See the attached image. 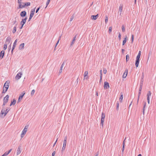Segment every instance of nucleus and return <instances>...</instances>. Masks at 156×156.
<instances>
[{"label": "nucleus", "instance_id": "obj_1", "mask_svg": "<svg viewBox=\"0 0 156 156\" xmlns=\"http://www.w3.org/2000/svg\"><path fill=\"white\" fill-rule=\"evenodd\" d=\"M105 114L104 113L102 112L101 114V125L102 127H103L104 124V122L105 120Z\"/></svg>", "mask_w": 156, "mask_h": 156}, {"label": "nucleus", "instance_id": "obj_2", "mask_svg": "<svg viewBox=\"0 0 156 156\" xmlns=\"http://www.w3.org/2000/svg\"><path fill=\"white\" fill-rule=\"evenodd\" d=\"M9 95L7 94L5 97L3 99V103L2 105V106H4L5 104L8 102L9 100Z\"/></svg>", "mask_w": 156, "mask_h": 156}, {"label": "nucleus", "instance_id": "obj_3", "mask_svg": "<svg viewBox=\"0 0 156 156\" xmlns=\"http://www.w3.org/2000/svg\"><path fill=\"white\" fill-rule=\"evenodd\" d=\"M23 3L24 4L23 5H20V8H23L26 6H30V3L29 2H26L25 3Z\"/></svg>", "mask_w": 156, "mask_h": 156}, {"label": "nucleus", "instance_id": "obj_4", "mask_svg": "<svg viewBox=\"0 0 156 156\" xmlns=\"http://www.w3.org/2000/svg\"><path fill=\"white\" fill-rule=\"evenodd\" d=\"M27 19V17H26L25 19H23L20 22V24L21 25V26L20 28V29L22 28L23 26L24 25Z\"/></svg>", "mask_w": 156, "mask_h": 156}, {"label": "nucleus", "instance_id": "obj_5", "mask_svg": "<svg viewBox=\"0 0 156 156\" xmlns=\"http://www.w3.org/2000/svg\"><path fill=\"white\" fill-rule=\"evenodd\" d=\"M25 93L24 92H23L20 95V96L19 97L18 100L17 101V103L20 102L21 100L23 98L24 95Z\"/></svg>", "mask_w": 156, "mask_h": 156}, {"label": "nucleus", "instance_id": "obj_6", "mask_svg": "<svg viewBox=\"0 0 156 156\" xmlns=\"http://www.w3.org/2000/svg\"><path fill=\"white\" fill-rule=\"evenodd\" d=\"M104 87L105 89H107L109 88V83L105 81L104 82Z\"/></svg>", "mask_w": 156, "mask_h": 156}, {"label": "nucleus", "instance_id": "obj_7", "mask_svg": "<svg viewBox=\"0 0 156 156\" xmlns=\"http://www.w3.org/2000/svg\"><path fill=\"white\" fill-rule=\"evenodd\" d=\"M22 75V73L21 72L17 74L15 76V78L16 79L18 80L19 79L21 76Z\"/></svg>", "mask_w": 156, "mask_h": 156}, {"label": "nucleus", "instance_id": "obj_8", "mask_svg": "<svg viewBox=\"0 0 156 156\" xmlns=\"http://www.w3.org/2000/svg\"><path fill=\"white\" fill-rule=\"evenodd\" d=\"M35 9L36 7H35L34 9H32L31 10L30 15V17L32 18L33 16L34 13Z\"/></svg>", "mask_w": 156, "mask_h": 156}, {"label": "nucleus", "instance_id": "obj_9", "mask_svg": "<svg viewBox=\"0 0 156 156\" xmlns=\"http://www.w3.org/2000/svg\"><path fill=\"white\" fill-rule=\"evenodd\" d=\"M151 96V93L150 91H148L147 93V100L148 103L149 104L150 103V98L149 97Z\"/></svg>", "mask_w": 156, "mask_h": 156}, {"label": "nucleus", "instance_id": "obj_10", "mask_svg": "<svg viewBox=\"0 0 156 156\" xmlns=\"http://www.w3.org/2000/svg\"><path fill=\"white\" fill-rule=\"evenodd\" d=\"M29 126L28 125H26L24 129L23 130L22 133L23 134H25Z\"/></svg>", "mask_w": 156, "mask_h": 156}, {"label": "nucleus", "instance_id": "obj_11", "mask_svg": "<svg viewBox=\"0 0 156 156\" xmlns=\"http://www.w3.org/2000/svg\"><path fill=\"white\" fill-rule=\"evenodd\" d=\"M21 145H20L18 147V148L17 150V153H16V154L17 155H18L19 154H20L21 152Z\"/></svg>", "mask_w": 156, "mask_h": 156}, {"label": "nucleus", "instance_id": "obj_12", "mask_svg": "<svg viewBox=\"0 0 156 156\" xmlns=\"http://www.w3.org/2000/svg\"><path fill=\"white\" fill-rule=\"evenodd\" d=\"M17 39H16V40H15V41L13 43V46L12 48V50H11V52H12V53L13 50H14V49L15 48V47L16 46V43H17Z\"/></svg>", "mask_w": 156, "mask_h": 156}, {"label": "nucleus", "instance_id": "obj_13", "mask_svg": "<svg viewBox=\"0 0 156 156\" xmlns=\"http://www.w3.org/2000/svg\"><path fill=\"white\" fill-rule=\"evenodd\" d=\"M76 36H77V35L76 34L75 36L73 37V40L72 41V42L70 44V46H72L73 44L74 43L75 41L76 40Z\"/></svg>", "mask_w": 156, "mask_h": 156}, {"label": "nucleus", "instance_id": "obj_14", "mask_svg": "<svg viewBox=\"0 0 156 156\" xmlns=\"http://www.w3.org/2000/svg\"><path fill=\"white\" fill-rule=\"evenodd\" d=\"M128 71L127 69H125V72L122 75V77L123 78H126L128 73Z\"/></svg>", "mask_w": 156, "mask_h": 156}, {"label": "nucleus", "instance_id": "obj_15", "mask_svg": "<svg viewBox=\"0 0 156 156\" xmlns=\"http://www.w3.org/2000/svg\"><path fill=\"white\" fill-rule=\"evenodd\" d=\"M98 16V14L96 15H92L91 16V19L92 20H95L97 19Z\"/></svg>", "mask_w": 156, "mask_h": 156}, {"label": "nucleus", "instance_id": "obj_16", "mask_svg": "<svg viewBox=\"0 0 156 156\" xmlns=\"http://www.w3.org/2000/svg\"><path fill=\"white\" fill-rule=\"evenodd\" d=\"M26 14H27L26 12L25 11H22L21 12V13H20V15L21 17H23L25 16H26Z\"/></svg>", "mask_w": 156, "mask_h": 156}, {"label": "nucleus", "instance_id": "obj_17", "mask_svg": "<svg viewBox=\"0 0 156 156\" xmlns=\"http://www.w3.org/2000/svg\"><path fill=\"white\" fill-rule=\"evenodd\" d=\"M11 40V38L10 37H8L5 40V43L7 44H9Z\"/></svg>", "mask_w": 156, "mask_h": 156}, {"label": "nucleus", "instance_id": "obj_18", "mask_svg": "<svg viewBox=\"0 0 156 156\" xmlns=\"http://www.w3.org/2000/svg\"><path fill=\"white\" fill-rule=\"evenodd\" d=\"M5 52L4 51H2L0 53V58L2 59L4 55Z\"/></svg>", "mask_w": 156, "mask_h": 156}, {"label": "nucleus", "instance_id": "obj_19", "mask_svg": "<svg viewBox=\"0 0 156 156\" xmlns=\"http://www.w3.org/2000/svg\"><path fill=\"white\" fill-rule=\"evenodd\" d=\"M66 142H63V145L62 149V151H63L65 149L66 147Z\"/></svg>", "mask_w": 156, "mask_h": 156}, {"label": "nucleus", "instance_id": "obj_20", "mask_svg": "<svg viewBox=\"0 0 156 156\" xmlns=\"http://www.w3.org/2000/svg\"><path fill=\"white\" fill-rule=\"evenodd\" d=\"M123 6L122 5H120L119 10L120 12V15H121V12H122Z\"/></svg>", "mask_w": 156, "mask_h": 156}, {"label": "nucleus", "instance_id": "obj_21", "mask_svg": "<svg viewBox=\"0 0 156 156\" xmlns=\"http://www.w3.org/2000/svg\"><path fill=\"white\" fill-rule=\"evenodd\" d=\"M9 110L10 109L9 108H7L5 110V111L4 112V115L3 116V118H4L6 115L7 113L9 111Z\"/></svg>", "mask_w": 156, "mask_h": 156}, {"label": "nucleus", "instance_id": "obj_22", "mask_svg": "<svg viewBox=\"0 0 156 156\" xmlns=\"http://www.w3.org/2000/svg\"><path fill=\"white\" fill-rule=\"evenodd\" d=\"M3 107L2 108V111H1V115H1V116H2L3 115H4V112L5 111V110H6L5 109V108L3 106Z\"/></svg>", "mask_w": 156, "mask_h": 156}, {"label": "nucleus", "instance_id": "obj_23", "mask_svg": "<svg viewBox=\"0 0 156 156\" xmlns=\"http://www.w3.org/2000/svg\"><path fill=\"white\" fill-rule=\"evenodd\" d=\"M24 46V43L21 44L19 47V49L20 50L23 49Z\"/></svg>", "mask_w": 156, "mask_h": 156}, {"label": "nucleus", "instance_id": "obj_24", "mask_svg": "<svg viewBox=\"0 0 156 156\" xmlns=\"http://www.w3.org/2000/svg\"><path fill=\"white\" fill-rule=\"evenodd\" d=\"M9 82H8V81H6L4 84L3 87H9Z\"/></svg>", "mask_w": 156, "mask_h": 156}, {"label": "nucleus", "instance_id": "obj_25", "mask_svg": "<svg viewBox=\"0 0 156 156\" xmlns=\"http://www.w3.org/2000/svg\"><path fill=\"white\" fill-rule=\"evenodd\" d=\"M16 100L15 99H14L13 101L11 102L10 106H11L12 105H14L16 104Z\"/></svg>", "mask_w": 156, "mask_h": 156}, {"label": "nucleus", "instance_id": "obj_26", "mask_svg": "<svg viewBox=\"0 0 156 156\" xmlns=\"http://www.w3.org/2000/svg\"><path fill=\"white\" fill-rule=\"evenodd\" d=\"M64 66V62H63V63L62 64V65L60 67V69L59 70V73H62V68H63Z\"/></svg>", "mask_w": 156, "mask_h": 156}, {"label": "nucleus", "instance_id": "obj_27", "mask_svg": "<svg viewBox=\"0 0 156 156\" xmlns=\"http://www.w3.org/2000/svg\"><path fill=\"white\" fill-rule=\"evenodd\" d=\"M8 88H9V87H3V91H2V93H5L7 90Z\"/></svg>", "mask_w": 156, "mask_h": 156}, {"label": "nucleus", "instance_id": "obj_28", "mask_svg": "<svg viewBox=\"0 0 156 156\" xmlns=\"http://www.w3.org/2000/svg\"><path fill=\"white\" fill-rule=\"evenodd\" d=\"M140 60L136 59L135 62V65L136 67H137L139 65Z\"/></svg>", "mask_w": 156, "mask_h": 156}, {"label": "nucleus", "instance_id": "obj_29", "mask_svg": "<svg viewBox=\"0 0 156 156\" xmlns=\"http://www.w3.org/2000/svg\"><path fill=\"white\" fill-rule=\"evenodd\" d=\"M127 39V37L126 36L125 37V38L124 40H123V42H122V45H124L126 42V40Z\"/></svg>", "mask_w": 156, "mask_h": 156}, {"label": "nucleus", "instance_id": "obj_30", "mask_svg": "<svg viewBox=\"0 0 156 156\" xmlns=\"http://www.w3.org/2000/svg\"><path fill=\"white\" fill-rule=\"evenodd\" d=\"M17 24H16V25L14 27L13 30H12V33L14 34L16 32V26H17Z\"/></svg>", "mask_w": 156, "mask_h": 156}, {"label": "nucleus", "instance_id": "obj_31", "mask_svg": "<svg viewBox=\"0 0 156 156\" xmlns=\"http://www.w3.org/2000/svg\"><path fill=\"white\" fill-rule=\"evenodd\" d=\"M121 95L120 96V98H119V101L120 102H122V99H123V94L122 93H121Z\"/></svg>", "mask_w": 156, "mask_h": 156}, {"label": "nucleus", "instance_id": "obj_32", "mask_svg": "<svg viewBox=\"0 0 156 156\" xmlns=\"http://www.w3.org/2000/svg\"><path fill=\"white\" fill-rule=\"evenodd\" d=\"M141 93L139 92L138 94V98H137V104H138L139 100V99L140 98V95Z\"/></svg>", "mask_w": 156, "mask_h": 156}, {"label": "nucleus", "instance_id": "obj_33", "mask_svg": "<svg viewBox=\"0 0 156 156\" xmlns=\"http://www.w3.org/2000/svg\"><path fill=\"white\" fill-rule=\"evenodd\" d=\"M116 105H117L116 109L117 110H118L119 109V103L118 101H117V102Z\"/></svg>", "mask_w": 156, "mask_h": 156}, {"label": "nucleus", "instance_id": "obj_34", "mask_svg": "<svg viewBox=\"0 0 156 156\" xmlns=\"http://www.w3.org/2000/svg\"><path fill=\"white\" fill-rule=\"evenodd\" d=\"M129 55H126V60L127 62L129 60Z\"/></svg>", "mask_w": 156, "mask_h": 156}, {"label": "nucleus", "instance_id": "obj_35", "mask_svg": "<svg viewBox=\"0 0 156 156\" xmlns=\"http://www.w3.org/2000/svg\"><path fill=\"white\" fill-rule=\"evenodd\" d=\"M22 0H18V3L19 4V8H20V5H21Z\"/></svg>", "mask_w": 156, "mask_h": 156}, {"label": "nucleus", "instance_id": "obj_36", "mask_svg": "<svg viewBox=\"0 0 156 156\" xmlns=\"http://www.w3.org/2000/svg\"><path fill=\"white\" fill-rule=\"evenodd\" d=\"M7 44H5L4 45L3 49L4 50H5L7 48Z\"/></svg>", "mask_w": 156, "mask_h": 156}, {"label": "nucleus", "instance_id": "obj_37", "mask_svg": "<svg viewBox=\"0 0 156 156\" xmlns=\"http://www.w3.org/2000/svg\"><path fill=\"white\" fill-rule=\"evenodd\" d=\"M122 30L123 32H124L125 31V27L124 25H122Z\"/></svg>", "mask_w": 156, "mask_h": 156}, {"label": "nucleus", "instance_id": "obj_38", "mask_svg": "<svg viewBox=\"0 0 156 156\" xmlns=\"http://www.w3.org/2000/svg\"><path fill=\"white\" fill-rule=\"evenodd\" d=\"M61 38V36H60L59 37V39L58 40V41L57 42V43H56V45H55V48L56 47L57 45V44H58V43H59V40H60V38Z\"/></svg>", "mask_w": 156, "mask_h": 156}, {"label": "nucleus", "instance_id": "obj_39", "mask_svg": "<svg viewBox=\"0 0 156 156\" xmlns=\"http://www.w3.org/2000/svg\"><path fill=\"white\" fill-rule=\"evenodd\" d=\"M112 27H109V31H108L109 33H110L111 32H112Z\"/></svg>", "mask_w": 156, "mask_h": 156}, {"label": "nucleus", "instance_id": "obj_40", "mask_svg": "<svg viewBox=\"0 0 156 156\" xmlns=\"http://www.w3.org/2000/svg\"><path fill=\"white\" fill-rule=\"evenodd\" d=\"M108 21V17L107 16H106L105 19V23H107Z\"/></svg>", "mask_w": 156, "mask_h": 156}, {"label": "nucleus", "instance_id": "obj_41", "mask_svg": "<svg viewBox=\"0 0 156 156\" xmlns=\"http://www.w3.org/2000/svg\"><path fill=\"white\" fill-rule=\"evenodd\" d=\"M118 37L119 40H120L121 39V34L120 33H119Z\"/></svg>", "mask_w": 156, "mask_h": 156}, {"label": "nucleus", "instance_id": "obj_42", "mask_svg": "<svg viewBox=\"0 0 156 156\" xmlns=\"http://www.w3.org/2000/svg\"><path fill=\"white\" fill-rule=\"evenodd\" d=\"M35 92V90H33L32 91H31V95H34V93Z\"/></svg>", "mask_w": 156, "mask_h": 156}, {"label": "nucleus", "instance_id": "obj_43", "mask_svg": "<svg viewBox=\"0 0 156 156\" xmlns=\"http://www.w3.org/2000/svg\"><path fill=\"white\" fill-rule=\"evenodd\" d=\"M134 40V36L133 35H132L131 36V41L132 43L133 42Z\"/></svg>", "mask_w": 156, "mask_h": 156}, {"label": "nucleus", "instance_id": "obj_44", "mask_svg": "<svg viewBox=\"0 0 156 156\" xmlns=\"http://www.w3.org/2000/svg\"><path fill=\"white\" fill-rule=\"evenodd\" d=\"M9 153H8V152H5L4 153V154H3L5 156H7Z\"/></svg>", "mask_w": 156, "mask_h": 156}, {"label": "nucleus", "instance_id": "obj_45", "mask_svg": "<svg viewBox=\"0 0 156 156\" xmlns=\"http://www.w3.org/2000/svg\"><path fill=\"white\" fill-rule=\"evenodd\" d=\"M125 148V146H124V144H123V145H122V152H123L124 151Z\"/></svg>", "mask_w": 156, "mask_h": 156}, {"label": "nucleus", "instance_id": "obj_46", "mask_svg": "<svg viewBox=\"0 0 156 156\" xmlns=\"http://www.w3.org/2000/svg\"><path fill=\"white\" fill-rule=\"evenodd\" d=\"M103 72L104 74H105L107 73V70L106 69H103Z\"/></svg>", "mask_w": 156, "mask_h": 156}, {"label": "nucleus", "instance_id": "obj_47", "mask_svg": "<svg viewBox=\"0 0 156 156\" xmlns=\"http://www.w3.org/2000/svg\"><path fill=\"white\" fill-rule=\"evenodd\" d=\"M88 74V72L87 71H85L84 73L85 76H87Z\"/></svg>", "mask_w": 156, "mask_h": 156}, {"label": "nucleus", "instance_id": "obj_48", "mask_svg": "<svg viewBox=\"0 0 156 156\" xmlns=\"http://www.w3.org/2000/svg\"><path fill=\"white\" fill-rule=\"evenodd\" d=\"M140 55H137L136 56V59L140 60Z\"/></svg>", "mask_w": 156, "mask_h": 156}, {"label": "nucleus", "instance_id": "obj_49", "mask_svg": "<svg viewBox=\"0 0 156 156\" xmlns=\"http://www.w3.org/2000/svg\"><path fill=\"white\" fill-rule=\"evenodd\" d=\"M73 19H74V16H72L71 17L70 21H72Z\"/></svg>", "mask_w": 156, "mask_h": 156}, {"label": "nucleus", "instance_id": "obj_50", "mask_svg": "<svg viewBox=\"0 0 156 156\" xmlns=\"http://www.w3.org/2000/svg\"><path fill=\"white\" fill-rule=\"evenodd\" d=\"M49 2H50L49 1H47L46 3V7L45 8L48 6V5L49 4Z\"/></svg>", "mask_w": 156, "mask_h": 156}, {"label": "nucleus", "instance_id": "obj_51", "mask_svg": "<svg viewBox=\"0 0 156 156\" xmlns=\"http://www.w3.org/2000/svg\"><path fill=\"white\" fill-rule=\"evenodd\" d=\"M25 134H23L22 133L21 135V139H22V138H23V136H24V135H25Z\"/></svg>", "mask_w": 156, "mask_h": 156}, {"label": "nucleus", "instance_id": "obj_52", "mask_svg": "<svg viewBox=\"0 0 156 156\" xmlns=\"http://www.w3.org/2000/svg\"><path fill=\"white\" fill-rule=\"evenodd\" d=\"M67 139V136H66L64 138V140L63 142H66Z\"/></svg>", "mask_w": 156, "mask_h": 156}, {"label": "nucleus", "instance_id": "obj_53", "mask_svg": "<svg viewBox=\"0 0 156 156\" xmlns=\"http://www.w3.org/2000/svg\"><path fill=\"white\" fill-rule=\"evenodd\" d=\"M146 102H145L143 108V110H145V107L146 106Z\"/></svg>", "mask_w": 156, "mask_h": 156}, {"label": "nucleus", "instance_id": "obj_54", "mask_svg": "<svg viewBox=\"0 0 156 156\" xmlns=\"http://www.w3.org/2000/svg\"><path fill=\"white\" fill-rule=\"evenodd\" d=\"M55 151H54L52 154V156H55Z\"/></svg>", "mask_w": 156, "mask_h": 156}, {"label": "nucleus", "instance_id": "obj_55", "mask_svg": "<svg viewBox=\"0 0 156 156\" xmlns=\"http://www.w3.org/2000/svg\"><path fill=\"white\" fill-rule=\"evenodd\" d=\"M40 7H39L37 9H36V13H37V12H38V11L39 10V9H40Z\"/></svg>", "mask_w": 156, "mask_h": 156}, {"label": "nucleus", "instance_id": "obj_56", "mask_svg": "<svg viewBox=\"0 0 156 156\" xmlns=\"http://www.w3.org/2000/svg\"><path fill=\"white\" fill-rule=\"evenodd\" d=\"M101 80H102V76H101V75H100V79L99 81V83H100L101 82Z\"/></svg>", "mask_w": 156, "mask_h": 156}, {"label": "nucleus", "instance_id": "obj_57", "mask_svg": "<svg viewBox=\"0 0 156 156\" xmlns=\"http://www.w3.org/2000/svg\"><path fill=\"white\" fill-rule=\"evenodd\" d=\"M88 76H84V79H88Z\"/></svg>", "mask_w": 156, "mask_h": 156}, {"label": "nucleus", "instance_id": "obj_58", "mask_svg": "<svg viewBox=\"0 0 156 156\" xmlns=\"http://www.w3.org/2000/svg\"><path fill=\"white\" fill-rule=\"evenodd\" d=\"M142 85H140V87L139 88V90H142Z\"/></svg>", "mask_w": 156, "mask_h": 156}, {"label": "nucleus", "instance_id": "obj_59", "mask_svg": "<svg viewBox=\"0 0 156 156\" xmlns=\"http://www.w3.org/2000/svg\"><path fill=\"white\" fill-rule=\"evenodd\" d=\"M99 154V152H98L96 154L95 156H98V155Z\"/></svg>", "mask_w": 156, "mask_h": 156}, {"label": "nucleus", "instance_id": "obj_60", "mask_svg": "<svg viewBox=\"0 0 156 156\" xmlns=\"http://www.w3.org/2000/svg\"><path fill=\"white\" fill-rule=\"evenodd\" d=\"M141 54V51H140L138 53V55H139L140 56Z\"/></svg>", "mask_w": 156, "mask_h": 156}, {"label": "nucleus", "instance_id": "obj_61", "mask_svg": "<svg viewBox=\"0 0 156 156\" xmlns=\"http://www.w3.org/2000/svg\"><path fill=\"white\" fill-rule=\"evenodd\" d=\"M143 80L141 79V84H140V85H142H142H143Z\"/></svg>", "mask_w": 156, "mask_h": 156}, {"label": "nucleus", "instance_id": "obj_62", "mask_svg": "<svg viewBox=\"0 0 156 156\" xmlns=\"http://www.w3.org/2000/svg\"><path fill=\"white\" fill-rule=\"evenodd\" d=\"M32 18V17H29V20H28V21L29 22L31 20V19Z\"/></svg>", "mask_w": 156, "mask_h": 156}, {"label": "nucleus", "instance_id": "obj_63", "mask_svg": "<svg viewBox=\"0 0 156 156\" xmlns=\"http://www.w3.org/2000/svg\"><path fill=\"white\" fill-rule=\"evenodd\" d=\"M12 149H11L9 151H8V153H9L11 152V151H12Z\"/></svg>", "mask_w": 156, "mask_h": 156}, {"label": "nucleus", "instance_id": "obj_64", "mask_svg": "<svg viewBox=\"0 0 156 156\" xmlns=\"http://www.w3.org/2000/svg\"><path fill=\"white\" fill-rule=\"evenodd\" d=\"M124 51H125V50L124 49H122V53H124Z\"/></svg>", "mask_w": 156, "mask_h": 156}]
</instances>
